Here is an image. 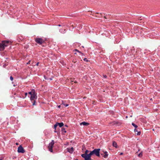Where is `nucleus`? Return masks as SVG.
<instances>
[{
    "instance_id": "nucleus-1",
    "label": "nucleus",
    "mask_w": 160,
    "mask_h": 160,
    "mask_svg": "<svg viewBox=\"0 0 160 160\" xmlns=\"http://www.w3.org/2000/svg\"><path fill=\"white\" fill-rule=\"evenodd\" d=\"M100 150V149H95L92 151L90 152L88 158H89L90 157L91 158V156L93 154L99 157Z\"/></svg>"
},
{
    "instance_id": "nucleus-2",
    "label": "nucleus",
    "mask_w": 160,
    "mask_h": 160,
    "mask_svg": "<svg viewBox=\"0 0 160 160\" xmlns=\"http://www.w3.org/2000/svg\"><path fill=\"white\" fill-rule=\"evenodd\" d=\"M89 151L88 150H86L84 153L81 155L82 157L84 158V160H91V158L90 157H89V153L88 154V153L89 152Z\"/></svg>"
},
{
    "instance_id": "nucleus-3",
    "label": "nucleus",
    "mask_w": 160,
    "mask_h": 160,
    "mask_svg": "<svg viewBox=\"0 0 160 160\" xmlns=\"http://www.w3.org/2000/svg\"><path fill=\"white\" fill-rule=\"evenodd\" d=\"M54 144V141L53 140H52L51 142H50L48 145V148L49 151L51 152H53L52 148Z\"/></svg>"
},
{
    "instance_id": "nucleus-4",
    "label": "nucleus",
    "mask_w": 160,
    "mask_h": 160,
    "mask_svg": "<svg viewBox=\"0 0 160 160\" xmlns=\"http://www.w3.org/2000/svg\"><path fill=\"white\" fill-rule=\"evenodd\" d=\"M35 40L37 43L40 45H42L45 42L44 40L41 38H35Z\"/></svg>"
},
{
    "instance_id": "nucleus-5",
    "label": "nucleus",
    "mask_w": 160,
    "mask_h": 160,
    "mask_svg": "<svg viewBox=\"0 0 160 160\" xmlns=\"http://www.w3.org/2000/svg\"><path fill=\"white\" fill-rule=\"evenodd\" d=\"M18 152L19 153H23L25 152V151L22 146L20 145L18 147Z\"/></svg>"
},
{
    "instance_id": "nucleus-6",
    "label": "nucleus",
    "mask_w": 160,
    "mask_h": 160,
    "mask_svg": "<svg viewBox=\"0 0 160 160\" xmlns=\"http://www.w3.org/2000/svg\"><path fill=\"white\" fill-rule=\"evenodd\" d=\"M37 96L36 95V93L35 92L34 93H33V94L31 95L30 98V99L31 101H32L33 100H34V99H37Z\"/></svg>"
},
{
    "instance_id": "nucleus-7",
    "label": "nucleus",
    "mask_w": 160,
    "mask_h": 160,
    "mask_svg": "<svg viewBox=\"0 0 160 160\" xmlns=\"http://www.w3.org/2000/svg\"><path fill=\"white\" fill-rule=\"evenodd\" d=\"M9 43H10V42L9 41H2V43L3 44L4 48L7 46Z\"/></svg>"
},
{
    "instance_id": "nucleus-8",
    "label": "nucleus",
    "mask_w": 160,
    "mask_h": 160,
    "mask_svg": "<svg viewBox=\"0 0 160 160\" xmlns=\"http://www.w3.org/2000/svg\"><path fill=\"white\" fill-rule=\"evenodd\" d=\"M68 151L71 153H72L73 152V148L72 147L67 148Z\"/></svg>"
},
{
    "instance_id": "nucleus-9",
    "label": "nucleus",
    "mask_w": 160,
    "mask_h": 160,
    "mask_svg": "<svg viewBox=\"0 0 160 160\" xmlns=\"http://www.w3.org/2000/svg\"><path fill=\"white\" fill-rule=\"evenodd\" d=\"M80 124L81 125H82L83 126H87L89 124V123L88 122H82L80 123Z\"/></svg>"
},
{
    "instance_id": "nucleus-10",
    "label": "nucleus",
    "mask_w": 160,
    "mask_h": 160,
    "mask_svg": "<svg viewBox=\"0 0 160 160\" xmlns=\"http://www.w3.org/2000/svg\"><path fill=\"white\" fill-rule=\"evenodd\" d=\"M4 47L3 46V45L2 43H0V51H3L4 49Z\"/></svg>"
},
{
    "instance_id": "nucleus-11",
    "label": "nucleus",
    "mask_w": 160,
    "mask_h": 160,
    "mask_svg": "<svg viewBox=\"0 0 160 160\" xmlns=\"http://www.w3.org/2000/svg\"><path fill=\"white\" fill-rule=\"evenodd\" d=\"M108 156V152L107 151H105L104 152V155H103V157L106 158H107Z\"/></svg>"
},
{
    "instance_id": "nucleus-12",
    "label": "nucleus",
    "mask_w": 160,
    "mask_h": 160,
    "mask_svg": "<svg viewBox=\"0 0 160 160\" xmlns=\"http://www.w3.org/2000/svg\"><path fill=\"white\" fill-rule=\"evenodd\" d=\"M112 146L115 147L116 148H117V143L115 141H113L112 142Z\"/></svg>"
},
{
    "instance_id": "nucleus-13",
    "label": "nucleus",
    "mask_w": 160,
    "mask_h": 160,
    "mask_svg": "<svg viewBox=\"0 0 160 160\" xmlns=\"http://www.w3.org/2000/svg\"><path fill=\"white\" fill-rule=\"evenodd\" d=\"M58 125L60 127H61L63 126L64 124L62 122L61 123H58Z\"/></svg>"
},
{
    "instance_id": "nucleus-14",
    "label": "nucleus",
    "mask_w": 160,
    "mask_h": 160,
    "mask_svg": "<svg viewBox=\"0 0 160 160\" xmlns=\"http://www.w3.org/2000/svg\"><path fill=\"white\" fill-rule=\"evenodd\" d=\"M35 92V90L34 89H33L32 90L31 92H28V93L31 95L32 94H33Z\"/></svg>"
},
{
    "instance_id": "nucleus-15",
    "label": "nucleus",
    "mask_w": 160,
    "mask_h": 160,
    "mask_svg": "<svg viewBox=\"0 0 160 160\" xmlns=\"http://www.w3.org/2000/svg\"><path fill=\"white\" fill-rule=\"evenodd\" d=\"M65 129L64 128H62V133H66V131L65 130Z\"/></svg>"
},
{
    "instance_id": "nucleus-16",
    "label": "nucleus",
    "mask_w": 160,
    "mask_h": 160,
    "mask_svg": "<svg viewBox=\"0 0 160 160\" xmlns=\"http://www.w3.org/2000/svg\"><path fill=\"white\" fill-rule=\"evenodd\" d=\"M132 124L133 126H134L135 128H136L138 127V126L133 123H132Z\"/></svg>"
},
{
    "instance_id": "nucleus-17",
    "label": "nucleus",
    "mask_w": 160,
    "mask_h": 160,
    "mask_svg": "<svg viewBox=\"0 0 160 160\" xmlns=\"http://www.w3.org/2000/svg\"><path fill=\"white\" fill-rule=\"evenodd\" d=\"M58 125V123H56L54 126V128L55 129L57 127Z\"/></svg>"
},
{
    "instance_id": "nucleus-18",
    "label": "nucleus",
    "mask_w": 160,
    "mask_h": 160,
    "mask_svg": "<svg viewBox=\"0 0 160 160\" xmlns=\"http://www.w3.org/2000/svg\"><path fill=\"white\" fill-rule=\"evenodd\" d=\"M142 152H141L138 155V156L139 157H142Z\"/></svg>"
},
{
    "instance_id": "nucleus-19",
    "label": "nucleus",
    "mask_w": 160,
    "mask_h": 160,
    "mask_svg": "<svg viewBox=\"0 0 160 160\" xmlns=\"http://www.w3.org/2000/svg\"><path fill=\"white\" fill-rule=\"evenodd\" d=\"M112 125H114L115 124H117L118 123V122H112Z\"/></svg>"
},
{
    "instance_id": "nucleus-20",
    "label": "nucleus",
    "mask_w": 160,
    "mask_h": 160,
    "mask_svg": "<svg viewBox=\"0 0 160 160\" xmlns=\"http://www.w3.org/2000/svg\"><path fill=\"white\" fill-rule=\"evenodd\" d=\"M75 51H77V52H79L80 53H81L82 55H83V53H82L80 51H79V50H78L77 49H75Z\"/></svg>"
},
{
    "instance_id": "nucleus-21",
    "label": "nucleus",
    "mask_w": 160,
    "mask_h": 160,
    "mask_svg": "<svg viewBox=\"0 0 160 160\" xmlns=\"http://www.w3.org/2000/svg\"><path fill=\"white\" fill-rule=\"evenodd\" d=\"M32 105H35V103L36 102L34 100H33L32 101Z\"/></svg>"
},
{
    "instance_id": "nucleus-22",
    "label": "nucleus",
    "mask_w": 160,
    "mask_h": 160,
    "mask_svg": "<svg viewBox=\"0 0 160 160\" xmlns=\"http://www.w3.org/2000/svg\"><path fill=\"white\" fill-rule=\"evenodd\" d=\"M137 135H140L141 132L140 131H138L137 133H136Z\"/></svg>"
},
{
    "instance_id": "nucleus-23",
    "label": "nucleus",
    "mask_w": 160,
    "mask_h": 160,
    "mask_svg": "<svg viewBox=\"0 0 160 160\" xmlns=\"http://www.w3.org/2000/svg\"><path fill=\"white\" fill-rule=\"evenodd\" d=\"M83 60L84 61H86L87 62H88V60L86 58H85Z\"/></svg>"
},
{
    "instance_id": "nucleus-24",
    "label": "nucleus",
    "mask_w": 160,
    "mask_h": 160,
    "mask_svg": "<svg viewBox=\"0 0 160 160\" xmlns=\"http://www.w3.org/2000/svg\"><path fill=\"white\" fill-rule=\"evenodd\" d=\"M10 79L12 81L13 80V78L12 76H10Z\"/></svg>"
},
{
    "instance_id": "nucleus-25",
    "label": "nucleus",
    "mask_w": 160,
    "mask_h": 160,
    "mask_svg": "<svg viewBox=\"0 0 160 160\" xmlns=\"http://www.w3.org/2000/svg\"><path fill=\"white\" fill-rule=\"evenodd\" d=\"M134 132H135V133H136V132H138L137 129L136 128L135 129Z\"/></svg>"
},
{
    "instance_id": "nucleus-26",
    "label": "nucleus",
    "mask_w": 160,
    "mask_h": 160,
    "mask_svg": "<svg viewBox=\"0 0 160 160\" xmlns=\"http://www.w3.org/2000/svg\"><path fill=\"white\" fill-rule=\"evenodd\" d=\"M103 77L104 78H106L107 77V76L106 75H103Z\"/></svg>"
},
{
    "instance_id": "nucleus-27",
    "label": "nucleus",
    "mask_w": 160,
    "mask_h": 160,
    "mask_svg": "<svg viewBox=\"0 0 160 160\" xmlns=\"http://www.w3.org/2000/svg\"><path fill=\"white\" fill-rule=\"evenodd\" d=\"M63 104L64 105H65V107H67V106H68V104Z\"/></svg>"
},
{
    "instance_id": "nucleus-28",
    "label": "nucleus",
    "mask_w": 160,
    "mask_h": 160,
    "mask_svg": "<svg viewBox=\"0 0 160 160\" xmlns=\"http://www.w3.org/2000/svg\"><path fill=\"white\" fill-rule=\"evenodd\" d=\"M39 64V62H38L37 64H36V65L37 66H38V64Z\"/></svg>"
},
{
    "instance_id": "nucleus-29",
    "label": "nucleus",
    "mask_w": 160,
    "mask_h": 160,
    "mask_svg": "<svg viewBox=\"0 0 160 160\" xmlns=\"http://www.w3.org/2000/svg\"><path fill=\"white\" fill-rule=\"evenodd\" d=\"M123 154L122 152H121L120 154V155H122Z\"/></svg>"
},
{
    "instance_id": "nucleus-30",
    "label": "nucleus",
    "mask_w": 160,
    "mask_h": 160,
    "mask_svg": "<svg viewBox=\"0 0 160 160\" xmlns=\"http://www.w3.org/2000/svg\"><path fill=\"white\" fill-rule=\"evenodd\" d=\"M27 92H26L25 93V96L26 97L27 96Z\"/></svg>"
},
{
    "instance_id": "nucleus-31",
    "label": "nucleus",
    "mask_w": 160,
    "mask_h": 160,
    "mask_svg": "<svg viewBox=\"0 0 160 160\" xmlns=\"http://www.w3.org/2000/svg\"><path fill=\"white\" fill-rule=\"evenodd\" d=\"M30 61H28V62L27 63V64H28L30 63Z\"/></svg>"
},
{
    "instance_id": "nucleus-32",
    "label": "nucleus",
    "mask_w": 160,
    "mask_h": 160,
    "mask_svg": "<svg viewBox=\"0 0 160 160\" xmlns=\"http://www.w3.org/2000/svg\"><path fill=\"white\" fill-rule=\"evenodd\" d=\"M16 144L17 145H18V142L16 143Z\"/></svg>"
},
{
    "instance_id": "nucleus-33",
    "label": "nucleus",
    "mask_w": 160,
    "mask_h": 160,
    "mask_svg": "<svg viewBox=\"0 0 160 160\" xmlns=\"http://www.w3.org/2000/svg\"><path fill=\"white\" fill-rule=\"evenodd\" d=\"M60 106H61V105H59L58 106V107L59 108H60Z\"/></svg>"
},
{
    "instance_id": "nucleus-34",
    "label": "nucleus",
    "mask_w": 160,
    "mask_h": 160,
    "mask_svg": "<svg viewBox=\"0 0 160 160\" xmlns=\"http://www.w3.org/2000/svg\"><path fill=\"white\" fill-rule=\"evenodd\" d=\"M84 149H85V148H84V147L83 148H82V150H83Z\"/></svg>"
},
{
    "instance_id": "nucleus-35",
    "label": "nucleus",
    "mask_w": 160,
    "mask_h": 160,
    "mask_svg": "<svg viewBox=\"0 0 160 160\" xmlns=\"http://www.w3.org/2000/svg\"><path fill=\"white\" fill-rule=\"evenodd\" d=\"M65 127H68V126L67 125H65Z\"/></svg>"
},
{
    "instance_id": "nucleus-36",
    "label": "nucleus",
    "mask_w": 160,
    "mask_h": 160,
    "mask_svg": "<svg viewBox=\"0 0 160 160\" xmlns=\"http://www.w3.org/2000/svg\"><path fill=\"white\" fill-rule=\"evenodd\" d=\"M58 26H61V25H60V24H59V25H58Z\"/></svg>"
},
{
    "instance_id": "nucleus-37",
    "label": "nucleus",
    "mask_w": 160,
    "mask_h": 160,
    "mask_svg": "<svg viewBox=\"0 0 160 160\" xmlns=\"http://www.w3.org/2000/svg\"><path fill=\"white\" fill-rule=\"evenodd\" d=\"M104 18H106V17L105 16H104Z\"/></svg>"
},
{
    "instance_id": "nucleus-38",
    "label": "nucleus",
    "mask_w": 160,
    "mask_h": 160,
    "mask_svg": "<svg viewBox=\"0 0 160 160\" xmlns=\"http://www.w3.org/2000/svg\"><path fill=\"white\" fill-rule=\"evenodd\" d=\"M74 82L76 83H77V82H76V81H75V82Z\"/></svg>"
},
{
    "instance_id": "nucleus-39",
    "label": "nucleus",
    "mask_w": 160,
    "mask_h": 160,
    "mask_svg": "<svg viewBox=\"0 0 160 160\" xmlns=\"http://www.w3.org/2000/svg\"><path fill=\"white\" fill-rule=\"evenodd\" d=\"M96 13L97 14H98V12H96Z\"/></svg>"
},
{
    "instance_id": "nucleus-40",
    "label": "nucleus",
    "mask_w": 160,
    "mask_h": 160,
    "mask_svg": "<svg viewBox=\"0 0 160 160\" xmlns=\"http://www.w3.org/2000/svg\"><path fill=\"white\" fill-rule=\"evenodd\" d=\"M61 33H64V32H62L61 31Z\"/></svg>"
},
{
    "instance_id": "nucleus-41",
    "label": "nucleus",
    "mask_w": 160,
    "mask_h": 160,
    "mask_svg": "<svg viewBox=\"0 0 160 160\" xmlns=\"http://www.w3.org/2000/svg\"><path fill=\"white\" fill-rule=\"evenodd\" d=\"M0 160H2V159H0Z\"/></svg>"
},
{
    "instance_id": "nucleus-42",
    "label": "nucleus",
    "mask_w": 160,
    "mask_h": 160,
    "mask_svg": "<svg viewBox=\"0 0 160 160\" xmlns=\"http://www.w3.org/2000/svg\"><path fill=\"white\" fill-rule=\"evenodd\" d=\"M75 160H78V159H76Z\"/></svg>"
}]
</instances>
